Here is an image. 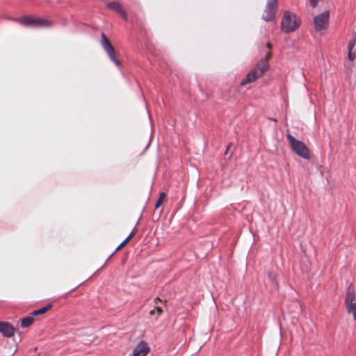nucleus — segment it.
<instances>
[{"label": "nucleus", "mask_w": 356, "mask_h": 356, "mask_svg": "<svg viewBox=\"0 0 356 356\" xmlns=\"http://www.w3.org/2000/svg\"><path fill=\"white\" fill-rule=\"evenodd\" d=\"M329 18L330 12L328 10H325L314 17V23L316 32L322 34L326 31L329 26Z\"/></svg>", "instance_id": "39448f33"}, {"label": "nucleus", "mask_w": 356, "mask_h": 356, "mask_svg": "<svg viewBox=\"0 0 356 356\" xmlns=\"http://www.w3.org/2000/svg\"><path fill=\"white\" fill-rule=\"evenodd\" d=\"M135 234L134 231H132L131 234L126 238V240L129 241Z\"/></svg>", "instance_id": "5701e85b"}, {"label": "nucleus", "mask_w": 356, "mask_h": 356, "mask_svg": "<svg viewBox=\"0 0 356 356\" xmlns=\"http://www.w3.org/2000/svg\"><path fill=\"white\" fill-rule=\"evenodd\" d=\"M51 308V305L49 304L38 310H35L31 313L33 316H38L46 313L48 310Z\"/></svg>", "instance_id": "ddd939ff"}, {"label": "nucleus", "mask_w": 356, "mask_h": 356, "mask_svg": "<svg viewBox=\"0 0 356 356\" xmlns=\"http://www.w3.org/2000/svg\"><path fill=\"white\" fill-rule=\"evenodd\" d=\"M165 193L164 192L160 193L159 197L155 204V209H158L162 204L165 197Z\"/></svg>", "instance_id": "dca6fc26"}, {"label": "nucleus", "mask_w": 356, "mask_h": 356, "mask_svg": "<svg viewBox=\"0 0 356 356\" xmlns=\"http://www.w3.org/2000/svg\"><path fill=\"white\" fill-rule=\"evenodd\" d=\"M102 45L104 51L108 54L110 59L117 65L120 66L121 63L115 57V51L111 42L106 38L104 33L102 34Z\"/></svg>", "instance_id": "0eeeda50"}, {"label": "nucleus", "mask_w": 356, "mask_h": 356, "mask_svg": "<svg viewBox=\"0 0 356 356\" xmlns=\"http://www.w3.org/2000/svg\"><path fill=\"white\" fill-rule=\"evenodd\" d=\"M243 84H245V80L241 81V85H243Z\"/></svg>", "instance_id": "cd10ccee"}, {"label": "nucleus", "mask_w": 356, "mask_h": 356, "mask_svg": "<svg viewBox=\"0 0 356 356\" xmlns=\"http://www.w3.org/2000/svg\"><path fill=\"white\" fill-rule=\"evenodd\" d=\"M266 47H267L268 49H272V47H273L272 44H271L270 42H268V43L266 44Z\"/></svg>", "instance_id": "393cba45"}, {"label": "nucleus", "mask_w": 356, "mask_h": 356, "mask_svg": "<svg viewBox=\"0 0 356 356\" xmlns=\"http://www.w3.org/2000/svg\"><path fill=\"white\" fill-rule=\"evenodd\" d=\"M346 311L348 314H353V320L356 321V302L346 305Z\"/></svg>", "instance_id": "f8f14e48"}, {"label": "nucleus", "mask_w": 356, "mask_h": 356, "mask_svg": "<svg viewBox=\"0 0 356 356\" xmlns=\"http://www.w3.org/2000/svg\"><path fill=\"white\" fill-rule=\"evenodd\" d=\"M135 234L134 231H132L131 234L126 238V240L129 241Z\"/></svg>", "instance_id": "4be33fe9"}, {"label": "nucleus", "mask_w": 356, "mask_h": 356, "mask_svg": "<svg viewBox=\"0 0 356 356\" xmlns=\"http://www.w3.org/2000/svg\"><path fill=\"white\" fill-rule=\"evenodd\" d=\"M356 302V295L353 284H350L346 290V294L344 300L345 305H349Z\"/></svg>", "instance_id": "9d476101"}, {"label": "nucleus", "mask_w": 356, "mask_h": 356, "mask_svg": "<svg viewBox=\"0 0 356 356\" xmlns=\"http://www.w3.org/2000/svg\"><path fill=\"white\" fill-rule=\"evenodd\" d=\"M269 67V63L266 60H260L255 67L246 74V83L253 82L262 76Z\"/></svg>", "instance_id": "20e7f679"}, {"label": "nucleus", "mask_w": 356, "mask_h": 356, "mask_svg": "<svg viewBox=\"0 0 356 356\" xmlns=\"http://www.w3.org/2000/svg\"><path fill=\"white\" fill-rule=\"evenodd\" d=\"M348 59L353 61L356 58V53H353L352 51H348Z\"/></svg>", "instance_id": "a211bd4d"}, {"label": "nucleus", "mask_w": 356, "mask_h": 356, "mask_svg": "<svg viewBox=\"0 0 356 356\" xmlns=\"http://www.w3.org/2000/svg\"><path fill=\"white\" fill-rule=\"evenodd\" d=\"M128 241L126 240V238L124 240L123 242H122L118 247L116 248L115 251H118L120 250L122 247H123Z\"/></svg>", "instance_id": "412c9836"}, {"label": "nucleus", "mask_w": 356, "mask_h": 356, "mask_svg": "<svg viewBox=\"0 0 356 356\" xmlns=\"http://www.w3.org/2000/svg\"><path fill=\"white\" fill-rule=\"evenodd\" d=\"M268 120L274 121L275 122L277 121V118H268Z\"/></svg>", "instance_id": "a878e982"}, {"label": "nucleus", "mask_w": 356, "mask_h": 356, "mask_svg": "<svg viewBox=\"0 0 356 356\" xmlns=\"http://www.w3.org/2000/svg\"><path fill=\"white\" fill-rule=\"evenodd\" d=\"M16 22L26 26H31L35 28L49 27L52 25V22L49 20L40 17H35L31 15H24L16 19Z\"/></svg>", "instance_id": "7ed1b4c3"}, {"label": "nucleus", "mask_w": 356, "mask_h": 356, "mask_svg": "<svg viewBox=\"0 0 356 356\" xmlns=\"http://www.w3.org/2000/svg\"><path fill=\"white\" fill-rule=\"evenodd\" d=\"M0 333L6 337H11L15 333V328L9 323L0 321Z\"/></svg>", "instance_id": "1a4fd4ad"}, {"label": "nucleus", "mask_w": 356, "mask_h": 356, "mask_svg": "<svg viewBox=\"0 0 356 356\" xmlns=\"http://www.w3.org/2000/svg\"><path fill=\"white\" fill-rule=\"evenodd\" d=\"M154 313H155V310H152V311H150V312H149L150 315H154Z\"/></svg>", "instance_id": "bb28decb"}, {"label": "nucleus", "mask_w": 356, "mask_h": 356, "mask_svg": "<svg viewBox=\"0 0 356 356\" xmlns=\"http://www.w3.org/2000/svg\"><path fill=\"white\" fill-rule=\"evenodd\" d=\"M268 277L269 280H270V282H272V284L274 285L275 288L278 289L279 284L277 282L276 275L273 272H268Z\"/></svg>", "instance_id": "2eb2a0df"}, {"label": "nucleus", "mask_w": 356, "mask_h": 356, "mask_svg": "<svg viewBox=\"0 0 356 356\" xmlns=\"http://www.w3.org/2000/svg\"><path fill=\"white\" fill-rule=\"evenodd\" d=\"M286 138L291 145V149L296 152L297 155L307 160L311 158L309 151L303 142L296 139L289 133L286 134Z\"/></svg>", "instance_id": "f03ea898"}, {"label": "nucleus", "mask_w": 356, "mask_h": 356, "mask_svg": "<svg viewBox=\"0 0 356 356\" xmlns=\"http://www.w3.org/2000/svg\"><path fill=\"white\" fill-rule=\"evenodd\" d=\"M33 322V318L32 316H27L22 319L21 326L23 328L30 326Z\"/></svg>", "instance_id": "4468645a"}, {"label": "nucleus", "mask_w": 356, "mask_h": 356, "mask_svg": "<svg viewBox=\"0 0 356 356\" xmlns=\"http://www.w3.org/2000/svg\"><path fill=\"white\" fill-rule=\"evenodd\" d=\"M301 24V20L296 14L286 10L284 13L281 20V30L289 33L294 32Z\"/></svg>", "instance_id": "f257e3e1"}, {"label": "nucleus", "mask_w": 356, "mask_h": 356, "mask_svg": "<svg viewBox=\"0 0 356 356\" xmlns=\"http://www.w3.org/2000/svg\"><path fill=\"white\" fill-rule=\"evenodd\" d=\"M309 3L312 8H316L318 3V0H310Z\"/></svg>", "instance_id": "aec40b11"}, {"label": "nucleus", "mask_w": 356, "mask_h": 356, "mask_svg": "<svg viewBox=\"0 0 356 356\" xmlns=\"http://www.w3.org/2000/svg\"><path fill=\"white\" fill-rule=\"evenodd\" d=\"M356 43V32L353 33V39L349 42L348 44V51H353V49L354 48Z\"/></svg>", "instance_id": "f3484780"}, {"label": "nucleus", "mask_w": 356, "mask_h": 356, "mask_svg": "<svg viewBox=\"0 0 356 356\" xmlns=\"http://www.w3.org/2000/svg\"><path fill=\"white\" fill-rule=\"evenodd\" d=\"M272 57V51H269L265 56L264 58H261V60H266L268 63L269 59H270Z\"/></svg>", "instance_id": "6ab92c4d"}, {"label": "nucleus", "mask_w": 356, "mask_h": 356, "mask_svg": "<svg viewBox=\"0 0 356 356\" xmlns=\"http://www.w3.org/2000/svg\"><path fill=\"white\" fill-rule=\"evenodd\" d=\"M149 350L150 348L148 344L142 341L134 348L131 356H146L149 352Z\"/></svg>", "instance_id": "6e6552de"}, {"label": "nucleus", "mask_w": 356, "mask_h": 356, "mask_svg": "<svg viewBox=\"0 0 356 356\" xmlns=\"http://www.w3.org/2000/svg\"><path fill=\"white\" fill-rule=\"evenodd\" d=\"M106 6L108 8L118 12L125 19H127V15L126 12L124 11V10L123 9V8L122 7L121 4L119 2H110L107 3Z\"/></svg>", "instance_id": "9b49d317"}, {"label": "nucleus", "mask_w": 356, "mask_h": 356, "mask_svg": "<svg viewBox=\"0 0 356 356\" xmlns=\"http://www.w3.org/2000/svg\"><path fill=\"white\" fill-rule=\"evenodd\" d=\"M278 10V0H267L262 14V19L266 22H272L275 19Z\"/></svg>", "instance_id": "423d86ee"}, {"label": "nucleus", "mask_w": 356, "mask_h": 356, "mask_svg": "<svg viewBox=\"0 0 356 356\" xmlns=\"http://www.w3.org/2000/svg\"><path fill=\"white\" fill-rule=\"evenodd\" d=\"M156 309L159 315H160L162 313V312H163L161 307H157Z\"/></svg>", "instance_id": "b1692460"}]
</instances>
